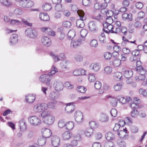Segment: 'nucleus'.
I'll return each mask as SVG.
<instances>
[{
	"instance_id": "nucleus-6",
	"label": "nucleus",
	"mask_w": 147,
	"mask_h": 147,
	"mask_svg": "<svg viewBox=\"0 0 147 147\" xmlns=\"http://www.w3.org/2000/svg\"><path fill=\"white\" fill-rule=\"evenodd\" d=\"M25 33L27 36L32 38H35L38 35L37 31L35 29L31 28H28L26 30Z\"/></svg>"
},
{
	"instance_id": "nucleus-19",
	"label": "nucleus",
	"mask_w": 147,
	"mask_h": 147,
	"mask_svg": "<svg viewBox=\"0 0 147 147\" xmlns=\"http://www.w3.org/2000/svg\"><path fill=\"white\" fill-rule=\"evenodd\" d=\"M42 131L43 137L46 138L50 137L52 134L51 131L48 129H43Z\"/></svg>"
},
{
	"instance_id": "nucleus-23",
	"label": "nucleus",
	"mask_w": 147,
	"mask_h": 147,
	"mask_svg": "<svg viewBox=\"0 0 147 147\" xmlns=\"http://www.w3.org/2000/svg\"><path fill=\"white\" fill-rule=\"evenodd\" d=\"M18 35L16 34H12L10 38V44H16L18 41Z\"/></svg>"
},
{
	"instance_id": "nucleus-4",
	"label": "nucleus",
	"mask_w": 147,
	"mask_h": 147,
	"mask_svg": "<svg viewBox=\"0 0 147 147\" xmlns=\"http://www.w3.org/2000/svg\"><path fill=\"white\" fill-rule=\"evenodd\" d=\"M47 109V107L46 104H38L34 106L33 110L35 112L40 113L45 111H48Z\"/></svg>"
},
{
	"instance_id": "nucleus-22",
	"label": "nucleus",
	"mask_w": 147,
	"mask_h": 147,
	"mask_svg": "<svg viewBox=\"0 0 147 147\" xmlns=\"http://www.w3.org/2000/svg\"><path fill=\"white\" fill-rule=\"evenodd\" d=\"M72 136L71 133L68 131H66L64 132L62 134V138L65 140H69Z\"/></svg>"
},
{
	"instance_id": "nucleus-12",
	"label": "nucleus",
	"mask_w": 147,
	"mask_h": 147,
	"mask_svg": "<svg viewBox=\"0 0 147 147\" xmlns=\"http://www.w3.org/2000/svg\"><path fill=\"white\" fill-rule=\"evenodd\" d=\"M40 30L42 32L45 33L48 35L53 36L55 35V32L50 28H42Z\"/></svg>"
},
{
	"instance_id": "nucleus-38",
	"label": "nucleus",
	"mask_w": 147,
	"mask_h": 147,
	"mask_svg": "<svg viewBox=\"0 0 147 147\" xmlns=\"http://www.w3.org/2000/svg\"><path fill=\"white\" fill-rule=\"evenodd\" d=\"M117 99L123 104L126 102V99L122 95H119L117 97Z\"/></svg>"
},
{
	"instance_id": "nucleus-62",
	"label": "nucleus",
	"mask_w": 147,
	"mask_h": 147,
	"mask_svg": "<svg viewBox=\"0 0 147 147\" xmlns=\"http://www.w3.org/2000/svg\"><path fill=\"white\" fill-rule=\"evenodd\" d=\"M104 58L106 59H109L111 57V54L109 52H105L104 55Z\"/></svg>"
},
{
	"instance_id": "nucleus-1",
	"label": "nucleus",
	"mask_w": 147,
	"mask_h": 147,
	"mask_svg": "<svg viewBox=\"0 0 147 147\" xmlns=\"http://www.w3.org/2000/svg\"><path fill=\"white\" fill-rule=\"evenodd\" d=\"M40 116L44 122L48 125L53 124L55 120L54 116L49 111H45L42 112Z\"/></svg>"
},
{
	"instance_id": "nucleus-25",
	"label": "nucleus",
	"mask_w": 147,
	"mask_h": 147,
	"mask_svg": "<svg viewBox=\"0 0 147 147\" xmlns=\"http://www.w3.org/2000/svg\"><path fill=\"white\" fill-rule=\"evenodd\" d=\"M127 132V130L126 128L125 129L122 128V129L120 130L117 132V134L120 138H123L125 137Z\"/></svg>"
},
{
	"instance_id": "nucleus-42",
	"label": "nucleus",
	"mask_w": 147,
	"mask_h": 147,
	"mask_svg": "<svg viewBox=\"0 0 147 147\" xmlns=\"http://www.w3.org/2000/svg\"><path fill=\"white\" fill-rule=\"evenodd\" d=\"M88 78L89 81L91 82H94L96 79V77L93 73H90L88 74Z\"/></svg>"
},
{
	"instance_id": "nucleus-52",
	"label": "nucleus",
	"mask_w": 147,
	"mask_h": 147,
	"mask_svg": "<svg viewBox=\"0 0 147 147\" xmlns=\"http://www.w3.org/2000/svg\"><path fill=\"white\" fill-rule=\"evenodd\" d=\"M117 99L111 98L110 100V103L111 105L114 107L116 106L117 104Z\"/></svg>"
},
{
	"instance_id": "nucleus-48",
	"label": "nucleus",
	"mask_w": 147,
	"mask_h": 147,
	"mask_svg": "<svg viewBox=\"0 0 147 147\" xmlns=\"http://www.w3.org/2000/svg\"><path fill=\"white\" fill-rule=\"evenodd\" d=\"M49 97L53 100H54L57 99L58 97V96L55 92H53L50 94Z\"/></svg>"
},
{
	"instance_id": "nucleus-53",
	"label": "nucleus",
	"mask_w": 147,
	"mask_h": 147,
	"mask_svg": "<svg viewBox=\"0 0 147 147\" xmlns=\"http://www.w3.org/2000/svg\"><path fill=\"white\" fill-rule=\"evenodd\" d=\"M90 46L92 47H96L98 45V42L95 39H93L91 40L90 43Z\"/></svg>"
},
{
	"instance_id": "nucleus-45",
	"label": "nucleus",
	"mask_w": 147,
	"mask_h": 147,
	"mask_svg": "<svg viewBox=\"0 0 147 147\" xmlns=\"http://www.w3.org/2000/svg\"><path fill=\"white\" fill-rule=\"evenodd\" d=\"M56 102H57L56 101H54L53 102H49L47 105V108H48L51 109H54Z\"/></svg>"
},
{
	"instance_id": "nucleus-16",
	"label": "nucleus",
	"mask_w": 147,
	"mask_h": 147,
	"mask_svg": "<svg viewBox=\"0 0 147 147\" xmlns=\"http://www.w3.org/2000/svg\"><path fill=\"white\" fill-rule=\"evenodd\" d=\"M125 124V122L124 121H119V124L116 123L115 124L113 129L115 131H117L122 129L123 127L124 126Z\"/></svg>"
},
{
	"instance_id": "nucleus-32",
	"label": "nucleus",
	"mask_w": 147,
	"mask_h": 147,
	"mask_svg": "<svg viewBox=\"0 0 147 147\" xmlns=\"http://www.w3.org/2000/svg\"><path fill=\"white\" fill-rule=\"evenodd\" d=\"M74 125V123L73 122L69 121L66 123L65 127L67 130H71L73 128Z\"/></svg>"
},
{
	"instance_id": "nucleus-54",
	"label": "nucleus",
	"mask_w": 147,
	"mask_h": 147,
	"mask_svg": "<svg viewBox=\"0 0 147 147\" xmlns=\"http://www.w3.org/2000/svg\"><path fill=\"white\" fill-rule=\"evenodd\" d=\"M108 18L106 19V22H103V23H106L108 24H111L113 22V20L111 16H107Z\"/></svg>"
},
{
	"instance_id": "nucleus-10",
	"label": "nucleus",
	"mask_w": 147,
	"mask_h": 147,
	"mask_svg": "<svg viewBox=\"0 0 147 147\" xmlns=\"http://www.w3.org/2000/svg\"><path fill=\"white\" fill-rule=\"evenodd\" d=\"M92 17L93 19H96L101 22L104 18V16L101 15L98 11L95 10L93 11L92 12Z\"/></svg>"
},
{
	"instance_id": "nucleus-61",
	"label": "nucleus",
	"mask_w": 147,
	"mask_h": 147,
	"mask_svg": "<svg viewBox=\"0 0 147 147\" xmlns=\"http://www.w3.org/2000/svg\"><path fill=\"white\" fill-rule=\"evenodd\" d=\"M102 86L101 83L99 81H96L94 83L95 88L97 89H100Z\"/></svg>"
},
{
	"instance_id": "nucleus-28",
	"label": "nucleus",
	"mask_w": 147,
	"mask_h": 147,
	"mask_svg": "<svg viewBox=\"0 0 147 147\" xmlns=\"http://www.w3.org/2000/svg\"><path fill=\"white\" fill-rule=\"evenodd\" d=\"M105 137L106 139L108 141L113 140L115 138L114 134L111 132H108L105 135Z\"/></svg>"
},
{
	"instance_id": "nucleus-24",
	"label": "nucleus",
	"mask_w": 147,
	"mask_h": 147,
	"mask_svg": "<svg viewBox=\"0 0 147 147\" xmlns=\"http://www.w3.org/2000/svg\"><path fill=\"white\" fill-rule=\"evenodd\" d=\"M40 18L44 21H49L50 20L49 15L45 13H41L39 15Z\"/></svg>"
},
{
	"instance_id": "nucleus-49",
	"label": "nucleus",
	"mask_w": 147,
	"mask_h": 147,
	"mask_svg": "<svg viewBox=\"0 0 147 147\" xmlns=\"http://www.w3.org/2000/svg\"><path fill=\"white\" fill-rule=\"evenodd\" d=\"M146 76L140 74L138 76H136L135 78L137 82L139 80H144L145 79Z\"/></svg>"
},
{
	"instance_id": "nucleus-51",
	"label": "nucleus",
	"mask_w": 147,
	"mask_h": 147,
	"mask_svg": "<svg viewBox=\"0 0 147 147\" xmlns=\"http://www.w3.org/2000/svg\"><path fill=\"white\" fill-rule=\"evenodd\" d=\"M89 125L91 128L92 129H94L98 127V124L96 122L94 121H91L89 123Z\"/></svg>"
},
{
	"instance_id": "nucleus-11",
	"label": "nucleus",
	"mask_w": 147,
	"mask_h": 147,
	"mask_svg": "<svg viewBox=\"0 0 147 147\" xmlns=\"http://www.w3.org/2000/svg\"><path fill=\"white\" fill-rule=\"evenodd\" d=\"M51 79L50 78V76L48 74H43L41 75L40 78L39 80L42 83H45L50 84Z\"/></svg>"
},
{
	"instance_id": "nucleus-39",
	"label": "nucleus",
	"mask_w": 147,
	"mask_h": 147,
	"mask_svg": "<svg viewBox=\"0 0 147 147\" xmlns=\"http://www.w3.org/2000/svg\"><path fill=\"white\" fill-rule=\"evenodd\" d=\"M136 70L140 74L146 76V70L143 67L141 68H138L137 70Z\"/></svg>"
},
{
	"instance_id": "nucleus-56",
	"label": "nucleus",
	"mask_w": 147,
	"mask_h": 147,
	"mask_svg": "<svg viewBox=\"0 0 147 147\" xmlns=\"http://www.w3.org/2000/svg\"><path fill=\"white\" fill-rule=\"evenodd\" d=\"M138 114V110L136 109H134L131 112V115L133 117H137Z\"/></svg>"
},
{
	"instance_id": "nucleus-8",
	"label": "nucleus",
	"mask_w": 147,
	"mask_h": 147,
	"mask_svg": "<svg viewBox=\"0 0 147 147\" xmlns=\"http://www.w3.org/2000/svg\"><path fill=\"white\" fill-rule=\"evenodd\" d=\"M82 41L81 39L79 38H76L73 39L71 41L70 46L73 48H77L81 45Z\"/></svg>"
},
{
	"instance_id": "nucleus-43",
	"label": "nucleus",
	"mask_w": 147,
	"mask_h": 147,
	"mask_svg": "<svg viewBox=\"0 0 147 147\" xmlns=\"http://www.w3.org/2000/svg\"><path fill=\"white\" fill-rule=\"evenodd\" d=\"M75 32L74 30H70L67 33V36L71 38H73L75 35Z\"/></svg>"
},
{
	"instance_id": "nucleus-18",
	"label": "nucleus",
	"mask_w": 147,
	"mask_h": 147,
	"mask_svg": "<svg viewBox=\"0 0 147 147\" xmlns=\"http://www.w3.org/2000/svg\"><path fill=\"white\" fill-rule=\"evenodd\" d=\"M75 109V106L73 103H68L66 104L65 107V111L68 113H70L73 112Z\"/></svg>"
},
{
	"instance_id": "nucleus-34",
	"label": "nucleus",
	"mask_w": 147,
	"mask_h": 147,
	"mask_svg": "<svg viewBox=\"0 0 147 147\" xmlns=\"http://www.w3.org/2000/svg\"><path fill=\"white\" fill-rule=\"evenodd\" d=\"M0 3L6 6L9 7L11 6L12 3L8 0H0Z\"/></svg>"
},
{
	"instance_id": "nucleus-31",
	"label": "nucleus",
	"mask_w": 147,
	"mask_h": 147,
	"mask_svg": "<svg viewBox=\"0 0 147 147\" xmlns=\"http://www.w3.org/2000/svg\"><path fill=\"white\" fill-rule=\"evenodd\" d=\"M46 142V138L43 137L39 138L38 140V143L39 145L40 146H42L45 144Z\"/></svg>"
},
{
	"instance_id": "nucleus-64",
	"label": "nucleus",
	"mask_w": 147,
	"mask_h": 147,
	"mask_svg": "<svg viewBox=\"0 0 147 147\" xmlns=\"http://www.w3.org/2000/svg\"><path fill=\"white\" fill-rule=\"evenodd\" d=\"M105 147H115L113 143L112 142H107L104 145Z\"/></svg>"
},
{
	"instance_id": "nucleus-27",
	"label": "nucleus",
	"mask_w": 147,
	"mask_h": 147,
	"mask_svg": "<svg viewBox=\"0 0 147 147\" xmlns=\"http://www.w3.org/2000/svg\"><path fill=\"white\" fill-rule=\"evenodd\" d=\"M20 127L21 130L24 131L26 129V124L25 120L24 119H21L20 121Z\"/></svg>"
},
{
	"instance_id": "nucleus-7",
	"label": "nucleus",
	"mask_w": 147,
	"mask_h": 147,
	"mask_svg": "<svg viewBox=\"0 0 147 147\" xmlns=\"http://www.w3.org/2000/svg\"><path fill=\"white\" fill-rule=\"evenodd\" d=\"M74 118L76 122L79 124L82 123L84 121L83 115L80 111H76L74 114Z\"/></svg>"
},
{
	"instance_id": "nucleus-13",
	"label": "nucleus",
	"mask_w": 147,
	"mask_h": 147,
	"mask_svg": "<svg viewBox=\"0 0 147 147\" xmlns=\"http://www.w3.org/2000/svg\"><path fill=\"white\" fill-rule=\"evenodd\" d=\"M88 26L89 30L91 32H95L97 30L98 26L97 23L94 21L90 22L88 24Z\"/></svg>"
},
{
	"instance_id": "nucleus-3",
	"label": "nucleus",
	"mask_w": 147,
	"mask_h": 147,
	"mask_svg": "<svg viewBox=\"0 0 147 147\" xmlns=\"http://www.w3.org/2000/svg\"><path fill=\"white\" fill-rule=\"evenodd\" d=\"M103 25L104 28L103 29V30L107 33L118 34L120 31V30L119 29L115 28L111 24L103 23Z\"/></svg>"
},
{
	"instance_id": "nucleus-14",
	"label": "nucleus",
	"mask_w": 147,
	"mask_h": 147,
	"mask_svg": "<svg viewBox=\"0 0 147 147\" xmlns=\"http://www.w3.org/2000/svg\"><path fill=\"white\" fill-rule=\"evenodd\" d=\"M41 41L42 44L46 46H50L51 44V39L47 36H42L41 39Z\"/></svg>"
},
{
	"instance_id": "nucleus-36",
	"label": "nucleus",
	"mask_w": 147,
	"mask_h": 147,
	"mask_svg": "<svg viewBox=\"0 0 147 147\" xmlns=\"http://www.w3.org/2000/svg\"><path fill=\"white\" fill-rule=\"evenodd\" d=\"M98 39L100 43H104L106 42V37L104 33H101L98 36Z\"/></svg>"
},
{
	"instance_id": "nucleus-5",
	"label": "nucleus",
	"mask_w": 147,
	"mask_h": 147,
	"mask_svg": "<svg viewBox=\"0 0 147 147\" xmlns=\"http://www.w3.org/2000/svg\"><path fill=\"white\" fill-rule=\"evenodd\" d=\"M30 123L33 125L38 126L40 125L41 122V120L38 117L35 116L30 117L28 119Z\"/></svg>"
},
{
	"instance_id": "nucleus-57",
	"label": "nucleus",
	"mask_w": 147,
	"mask_h": 147,
	"mask_svg": "<svg viewBox=\"0 0 147 147\" xmlns=\"http://www.w3.org/2000/svg\"><path fill=\"white\" fill-rule=\"evenodd\" d=\"M88 33V31L85 29H82L80 32L81 36L83 38H85Z\"/></svg>"
},
{
	"instance_id": "nucleus-33",
	"label": "nucleus",
	"mask_w": 147,
	"mask_h": 147,
	"mask_svg": "<svg viewBox=\"0 0 147 147\" xmlns=\"http://www.w3.org/2000/svg\"><path fill=\"white\" fill-rule=\"evenodd\" d=\"M93 132V129L91 128H88L85 131V135L87 137H90L92 135Z\"/></svg>"
},
{
	"instance_id": "nucleus-9",
	"label": "nucleus",
	"mask_w": 147,
	"mask_h": 147,
	"mask_svg": "<svg viewBox=\"0 0 147 147\" xmlns=\"http://www.w3.org/2000/svg\"><path fill=\"white\" fill-rule=\"evenodd\" d=\"M53 86L55 90L58 91L62 90L64 87L63 83L59 80L55 81L53 83Z\"/></svg>"
},
{
	"instance_id": "nucleus-21",
	"label": "nucleus",
	"mask_w": 147,
	"mask_h": 147,
	"mask_svg": "<svg viewBox=\"0 0 147 147\" xmlns=\"http://www.w3.org/2000/svg\"><path fill=\"white\" fill-rule=\"evenodd\" d=\"M26 100L28 102H33L36 98L35 95L33 94H29L26 96Z\"/></svg>"
},
{
	"instance_id": "nucleus-37",
	"label": "nucleus",
	"mask_w": 147,
	"mask_h": 147,
	"mask_svg": "<svg viewBox=\"0 0 147 147\" xmlns=\"http://www.w3.org/2000/svg\"><path fill=\"white\" fill-rule=\"evenodd\" d=\"M112 71V68L110 66H107L105 67L104 69V73L106 74H109Z\"/></svg>"
},
{
	"instance_id": "nucleus-2",
	"label": "nucleus",
	"mask_w": 147,
	"mask_h": 147,
	"mask_svg": "<svg viewBox=\"0 0 147 147\" xmlns=\"http://www.w3.org/2000/svg\"><path fill=\"white\" fill-rule=\"evenodd\" d=\"M77 13L80 19L77 20L76 26L79 28H83L84 26V24L82 21L85 20L86 19V17L85 15L84 12L82 10H78Z\"/></svg>"
},
{
	"instance_id": "nucleus-47",
	"label": "nucleus",
	"mask_w": 147,
	"mask_h": 147,
	"mask_svg": "<svg viewBox=\"0 0 147 147\" xmlns=\"http://www.w3.org/2000/svg\"><path fill=\"white\" fill-rule=\"evenodd\" d=\"M76 89L78 92L82 93H84L86 90V88L82 86H78Z\"/></svg>"
},
{
	"instance_id": "nucleus-15",
	"label": "nucleus",
	"mask_w": 147,
	"mask_h": 147,
	"mask_svg": "<svg viewBox=\"0 0 147 147\" xmlns=\"http://www.w3.org/2000/svg\"><path fill=\"white\" fill-rule=\"evenodd\" d=\"M86 71L82 69H76L74 70L73 72V75L75 76L86 75Z\"/></svg>"
},
{
	"instance_id": "nucleus-44",
	"label": "nucleus",
	"mask_w": 147,
	"mask_h": 147,
	"mask_svg": "<svg viewBox=\"0 0 147 147\" xmlns=\"http://www.w3.org/2000/svg\"><path fill=\"white\" fill-rule=\"evenodd\" d=\"M74 59L75 61L77 62H80L82 61L83 59V57L79 54H77L75 55Z\"/></svg>"
},
{
	"instance_id": "nucleus-17",
	"label": "nucleus",
	"mask_w": 147,
	"mask_h": 147,
	"mask_svg": "<svg viewBox=\"0 0 147 147\" xmlns=\"http://www.w3.org/2000/svg\"><path fill=\"white\" fill-rule=\"evenodd\" d=\"M60 142V138L57 136H54L51 138V143L54 146H57L59 145Z\"/></svg>"
},
{
	"instance_id": "nucleus-29",
	"label": "nucleus",
	"mask_w": 147,
	"mask_h": 147,
	"mask_svg": "<svg viewBox=\"0 0 147 147\" xmlns=\"http://www.w3.org/2000/svg\"><path fill=\"white\" fill-rule=\"evenodd\" d=\"M114 77L115 80L117 81H119L122 79V74L120 72H116L114 74Z\"/></svg>"
},
{
	"instance_id": "nucleus-40",
	"label": "nucleus",
	"mask_w": 147,
	"mask_h": 147,
	"mask_svg": "<svg viewBox=\"0 0 147 147\" xmlns=\"http://www.w3.org/2000/svg\"><path fill=\"white\" fill-rule=\"evenodd\" d=\"M63 86L69 89H72L74 87L73 85L70 82H65L63 84Z\"/></svg>"
},
{
	"instance_id": "nucleus-63",
	"label": "nucleus",
	"mask_w": 147,
	"mask_h": 147,
	"mask_svg": "<svg viewBox=\"0 0 147 147\" xmlns=\"http://www.w3.org/2000/svg\"><path fill=\"white\" fill-rule=\"evenodd\" d=\"M67 63V61L65 60H63L61 63L60 66L63 68H66Z\"/></svg>"
},
{
	"instance_id": "nucleus-41",
	"label": "nucleus",
	"mask_w": 147,
	"mask_h": 147,
	"mask_svg": "<svg viewBox=\"0 0 147 147\" xmlns=\"http://www.w3.org/2000/svg\"><path fill=\"white\" fill-rule=\"evenodd\" d=\"M42 7L45 10L48 11L50 10L52 8L51 5L49 3H46L43 5Z\"/></svg>"
},
{
	"instance_id": "nucleus-60",
	"label": "nucleus",
	"mask_w": 147,
	"mask_h": 147,
	"mask_svg": "<svg viewBox=\"0 0 147 147\" xmlns=\"http://www.w3.org/2000/svg\"><path fill=\"white\" fill-rule=\"evenodd\" d=\"M102 136V134L99 132H96L94 134V136L97 140H99L101 138Z\"/></svg>"
},
{
	"instance_id": "nucleus-55",
	"label": "nucleus",
	"mask_w": 147,
	"mask_h": 147,
	"mask_svg": "<svg viewBox=\"0 0 147 147\" xmlns=\"http://www.w3.org/2000/svg\"><path fill=\"white\" fill-rule=\"evenodd\" d=\"M134 26L136 28H139L141 27L142 26V24L141 22L138 20H136L134 24Z\"/></svg>"
},
{
	"instance_id": "nucleus-58",
	"label": "nucleus",
	"mask_w": 147,
	"mask_h": 147,
	"mask_svg": "<svg viewBox=\"0 0 147 147\" xmlns=\"http://www.w3.org/2000/svg\"><path fill=\"white\" fill-rule=\"evenodd\" d=\"M57 71V69L54 66H53L50 72L49 73L48 75L49 76L51 75L54 74Z\"/></svg>"
},
{
	"instance_id": "nucleus-50",
	"label": "nucleus",
	"mask_w": 147,
	"mask_h": 147,
	"mask_svg": "<svg viewBox=\"0 0 147 147\" xmlns=\"http://www.w3.org/2000/svg\"><path fill=\"white\" fill-rule=\"evenodd\" d=\"M121 60L117 59L113 61V64L115 66L117 67L121 65Z\"/></svg>"
},
{
	"instance_id": "nucleus-59",
	"label": "nucleus",
	"mask_w": 147,
	"mask_h": 147,
	"mask_svg": "<svg viewBox=\"0 0 147 147\" xmlns=\"http://www.w3.org/2000/svg\"><path fill=\"white\" fill-rule=\"evenodd\" d=\"M28 0H23L20 2V5L22 7L27 8Z\"/></svg>"
},
{
	"instance_id": "nucleus-35",
	"label": "nucleus",
	"mask_w": 147,
	"mask_h": 147,
	"mask_svg": "<svg viewBox=\"0 0 147 147\" xmlns=\"http://www.w3.org/2000/svg\"><path fill=\"white\" fill-rule=\"evenodd\" d=\"M99 120L102 122L107 121L108 120L107 116L105 114H101L100 116Z\"/></svg>"
},
{
	"instance_id": "nucleus-30",
	"label": "nucleus",
	"mask_w": 147,
	"mask_h": 147,
	"mask_svg": "<svg viewBox=\"0 0 147 147\" xmlns=\"http://www.w3.org/2000/svg\"><path fill=\"white\" fill-rule=\"evenodd\" d=\"M123 86V84L122 83H118L114 86L113 88L115 91H119L122 89Z\"/></svg>"
},
{
	"instance_id": "nucleus-26",
	"label": "nucleus",
	"mask_w": 147,
	"mask_h": 147,
	"mask_svg": "<svg viewBox=\"0 0 147 147\" xmlns=\"http://www.w3.org/2000/svg\"><path fill=\"white\" fill-rule=\"evenodd\" d=\"M133 73L131 70H125L124 73V76L127 78H130L132 76Z\"/></svg>"
},
{
	"instance_id": "nucleus-20",
	"label": "nucleus",
	"mask_w": 147,
	"mask_h": 147,
	"mask_svg": "<svg viewBox=\"0 0 147 147\" xmlns=\"http://www.w3.org/2000/svg\"><path fill=\"white\" fill-rule=\"evenodd\" d=\"M100 65L99 63H93L91 64L90 68L94 71H97L100 69Z\"/></svg>"
},
{
	"instance_id": "nucleus-46",
	"label": "nucleus",
	"mask_w": 147,
	"mask_h": 147,
	"mask_svg": "<svg viewBox=\"0 0 147 147\" xmlns=\"http://www.w3.org/2000/svg\"><path fill=\"white\" fill-rule=\"evenodd\" d=\"M139 93L145 97H147V89L140 88L139 90Z\"/></svg>"
}]
</instances>
